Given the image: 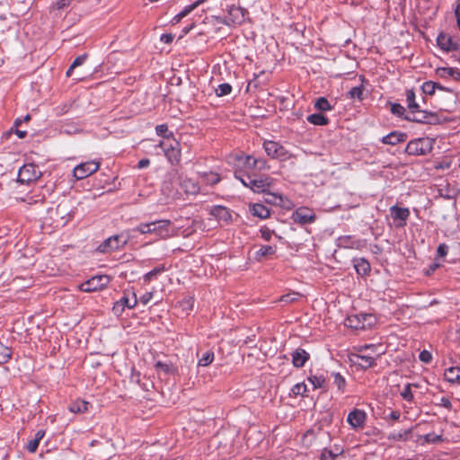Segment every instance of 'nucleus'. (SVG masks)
Segmentation results:
<instances>
[{
	"label": "nucleus",
	"mask_w": 460,
	"mask_h": 460,
	"mask_svg": "<svg viewBox=\"0 0 460 460\" xmlns=\"http://www.w3.org/2000/svg\"><path fill=\"white\" fill-rule=\"evenodd\" d=\"M407 138V135L405 133L393 131L390 134L385 136L382 138V142L386 145L394 146L398 143L404 142Z\"/></svg>",
	"instance_id": "obj_23"
},
{
	"label": "nucleus",
	"mask_w": 460,
	"mask_h": 460,
	"mask_svg": "<svg viewBox=\"0 0 460 460\" xmlns=\"http://www.w3.org/2000/svg\"><path fill=\"white\" fill-rule=\"evenodd\" d=\"M364 90L365 87L363 84L358 86L352 87L347 93V97L351 100H358L362 101L364 99Z\"/></svg>",
	"instance_id": "obj_34"
},
{
	"label": "nucleus",
	"mask_w": 460,
	"mask_h": 460,
	"mask_svg": "<svg viewBox=\"0 0 460 460\" xmlns=\"http://www.w3.org/2000/svg\"><path fill=\"white\" fill-rule=\"evenodd\" d=\"M354 268L357 273L362 277L367 276L370 272V263L364 258L353 260Z\"/></svg>",
	"instance_id": "obj_24"
},
{
	"label": "nucleus",
	"mask_w": 460,
	"mask_h": 460,
	"mask_svg": "<svg viewBox=\"0 0 460 460\" xmlns=\"http://www.w3.org/2000/svg\"><path fill=\"white\" fill-rule=\"evenodd\" d=\"M332 376L334 378V384L336 385L338 390L343 393L346 387L345 378L340 373H333Z\"/></svg>",
	"instance_id": "obj_44"
},
{
	"label": "nucleus",
	"mask_w": 460,
	"mask_h": 460,
	"mask_svg": "<svg viewBox=\"0 0 460 460\" xmlns=\"http://www.w3.org/2000/svg\"><path fill=\"white\" fill-rule=\"evenodd\" d=\"M251 212L254 217L261 219H266L270 217V209L262 204H254L251 208Z\"/></svg>",
	"instance_id": "obj_27"
},
{
	"label": "nucleus",
	"mask_w": 460,
	"mask_h": 460,
	"mask_svg": "<svg viewBox=\"0 0 460 460\" xmlns=\"http://www.w3.org/2000/svg\"><path fill=\"white\" fill-rule=\"evenodd\" d=\"M347 420L353 428H361L366 420V413L361 410L354 409L349 413Z\"/></svg>",
	"instance_id": "obj_19"
},
{
	"label": "nucleus",
	"mask_w": 460,
	"mask_h": 460,
	"mask_svg": "<svg viewBox=\"0 0 460 460\" xmlns=\"http://www.w3.org/2000/svg\"><path fill=\"white\" fill-rule=\"evenodd\" d=\"M73 0H58L56 3V8L60 10L68 6Z\"/></svg>",
	"instance_id": "obj_61"
},
{
	"label": "nucleus",
	"mask_w": 460,
	"mask_h": 460,
	"mask_svg": "<svg viewBox=\"0 0 460 460\" xmlns=\"http://www.w3.org/2000/svg\"><path fill=\"white\" fill-rule=\"evenodd\" d=\"M87 57H88L87 54H83V55L76 57L70 66V70H74L75 67L83 65L84 63V61L86 60Z\"/></svg>",
	"instance_id": "obj_52"
},
{
	"label": "nucleus",
	"mask_w": 460,
	"mask_h": 460,
	"mask_svg": "<svg viewBox=\"0 0 460 460\" xmlns=\"http://www.w3.org/2000/svg\"><path fill=\"white\" fill-rule=\"evenodd\" d=\"M436 73L441 78L453 77L456 81L460 80V71L454 67H438Z\"/></svg>",
	"instance_id": "obj_25"
},
{
	"label": "nucleus",
	"mask_w": 460,
	"mask_h": 460,
	"mask_svg": "<svg viewBox=\"0 0 460 460\" xmlns=\"http://www.w3.org/2000/svg\"><path fill=\"white\" fill-rule=\"evenodd\" d=\"M159 146L164 149L165 156L172 164H177L180 163L181 148L180 143L176 139L172 138L165 141H161Z\"/></svg>",
	"instance_id": "obj_5"
},
{
	"label": "nucleus",
	"mask_w": 460,
	"mask_h": 460,
	"mask_svg": "<svg viewBox=\"0 0 460 460\" xmlns=\"http://www.w3.org/2000/svg\"><path fill=\"white\" fill-rule=\"evenodd\" d=\"M391 112L394 115L402 117L405 112V108L399 103H393L391 105Z\"/></svg>",
	"instance_id": "obj_51"
},
{
	"label": "nucleus",
	"mask_w": 460,
	"mask_h": 460,
	"mask_svg": "<svg viewBox=\"0 0 460 460\" xmlns=\"http://www.w3.org/2000/svg\"><path fill=\"white\" fill-rule=\"evenodd\" d=\"M184 186L187 188V192L191 194H196L199 191V187L190 180L184 181Z\"/></svg>",
	"instance_id": "obj_50"
},
{
	"label": "nucleus",
	"mask_w": 460,
	"mask_h": 460,
	"mask_svg": "<svg viewBox=\"0 0 460 460\" xmlns=\"http://www.w3.org/2000/svg\"><path fill=\"white\" fill-rule=\"evenodd\" d=\"M419 358L421 362L429 364L432 360V355L429 351L424 349L420 353Z\"/></svg>",
	"instance_id": "obj_54"
},
{
	"label": "nucleus",
	"mask_w": 460,
	"mask_h": 460,
	"mask_svg": "<svg viewBox=\"0 0 460 460\" xmlns=\"http://www.w3.org/2000/svg\"><path fill=\"white\" fill-rule=\"evenodd\" d=\"M308 381L313 385L314 388H323L325 378L323 376H310Z\"/></svg>",
	"instance_id": "obj_43"
},
{
	"label": "nucleus",
	"mask_w": 460,
	"mask_h": 460,
	"mask_svg": "<svg viewBox=\"0 0 460 460\" xmlns=\"http://www.w3.org/2000/svg\"><path fill=\"white\" fill-rule=\"evenodd\" d=\"M337 246L344 249H356L359 250L363 247L364 243L361 240L356 239L351 235H342L337 239Z\"/></svg>",
	"instance_id": "obj_16"
},
{
	"label": "nucleus",
	"mask_w": 460,
	"mask_h": 460,
	"mask_svg": "<svg viewBox=\"0 0 460 460\" xmlns=\"http://www.w3.org/2000/svg\"><path fill=\"white\" fill-rule=\"evenodd\" d=\"M12 356L11 349L0 342V365L6 363Z\"/></svg>",
	"instance_id": "obj_42"
},
{
	"label": "nucleus",
	"mask_w": 460,
	"mask_h": 460,
	"mask_svg": "<svg viewBox=\"0 0 460 460\" xmlns=\"http://www.w3.org/2000/svg\"><path fill=\"white\" fill-rule=\"evenodd\" d=\"M434 140L429 137H420L410 141L405 152L410 155H424L431 152Z\"/></svg>",
	"instance_id": "obj_1"
},
{
	"label": "nucleus",
	"mask_w": 460,
	"mask_h": 460,
	"mask_svg": "<svg viewBox=\"0 0 460 460\" xmlns=\"http://www.w3.org/2000/svg\"><path fill=\"white\" fill-rule=\"evenodd\" d=\"M155 368L159 375L174 376L178 374V368L172 362L157 361L155 364Z\"/></svg>",
	"instance_id": "obj_21"
},
{
	"label": "nucleus",
	"mask_w": 460,
	"mask_h": 460,
	"mask_svg": "<svg viewBox=\"0 0 460 460\" xmlns=\"http://www.w3.org/2000/svg\"><path fill=\"white\" fill-rule=\"evenodd\" d=\"M110 283V278L107 275H97L79 286L83 292H95L106 288Z\"/></svg>",
	"instance_id": "obj_7"
},
{
	"label": "nucleus",
	"mask_w": 460,
	"mask_h": 460,
	"mask_svg": "<svg viewBox=\"0 0 460 460\" xmlns=\"http://www.w3.org/2000/svg\"><path fill=\"white\" fill-rule=\"evenodd\" d=\"M88 402L77 400L70 403L68 409L73 413H84L88 411Z\"/></svg>",
	"instance_id": "obj_31"
},
{
	"label": "nucleus",
	"mask_w": 460,
	"mask_h": 460,
	"mask_svg": "<svg viewBox=\"0 0 460 460\" xmlns=\"http://www.w3.org/2000/svg\"><path fill=\"white\" fill-rule=\"evenodd\" d=\"M410 433H411V429H408V430L404 431L403 433L394 432L389 435L388 438L394 439V440H402V439H405Z\"/></svg>",
	"instance_id": "obj_53"
},
{
	"label": "nucleus",
	"mask_w": 460,
	"mask_h": 460,
	"mask_svg": "<svg viewBox=\"0 0 460 460\" xmlns=\"http://www.w3.org/2000/svg\"><path fill=\"white\" fill-rule=\"evenodd\" d=\"M232 86L227 84L224 83L218 85V87L216 89V93L217 96H225L231 93Z\"/></svg>",
	"instance_id": "obj_46"
},
{
	"label": "nucleus",
	"mask_w": 460,
	"mask_h": 460,
	"mask_svg": "<svg viewBox=\"0 0 460 460\" xmlns=\"http://www.w3.org/2000/svg\"><path fill=\"white\" fill-rule=\"evenodd\" d=\"M136 230L141 234H150V223L140 224Z\"/></svg>",
	"instance_id": "obj_58"
},
{
	"label": "nucleus",
	"mask_w": 460,
	"mask_h": 460,
	"mask_svg": "<svg viewBox=\"0 0 460 460\" xmlns=\"http://www.w3.org/2000/svg\"><path fill=\"white\" fill-rule=\"evenodd\" d=\"M378 353H367V354H354L352 355L351 361L360 367L361 368L367 369L376 364V357H378Z\"/></svg>",
	"instance_id": "obj_14"
},
{
	"label": "nucleus",
	"mask_w": 460,
	"mask_h": 460,
	"mask_svg": "<svg viewBox=\"0 0 460 460\" xmlns=\"http://www.w3.org/2000/svg\"><path fill=\"white\" fill-rule=\"evenodd\" d=\"M438 405L444 407L447 410H451V408H452V403L447 397H441Z\"/></svg>",
	"instance_id": "obj_57"
},
{
	"label": "nucleus",
	"mask_w": 460,
	"mask_h": 460,
	"mask_svg": "<svg viewBox=\"0 0 460 460\" xmlns=\"http://www.w3.org/2000/svg\"><path fill=\"white\" fill-rule=\"evenodd\" d=\"M314 108L320 111H328L332 110V106L325 97H319L314 102Z\"/></svg>",
	"instance_id": "obj_36"
},
{
	"label": "nucleus",
	"mask_w": 460,
	"mask_h": 460,
	"mask_svg": "<svg viewBox=\"0 0 460 460\" xmlns=\"http://www.w3.org/2000/svg\"><path fill=\"white\" fill-rule=\"evenodd\" d=\"M438 46L447 51H458L460 49V43L456 37L449 34L440 32L437 38Z\"/></svg>",
	"instance_id": "obj_11"
},
{
	"label": "nucleus",
	"mask_w": 460,
	"mask_h": 460,
	"mask_svg": "<svg viewBox=\"0 0 460 460\" xmlns=\"http://www.w3.org/2000/svg\"><path fill=\"white\" fill-rule=\"evenodd\" d=\"M55 212H56L57 216L59 217V220L54 219V221L57 222L58 224L65 226L69 221L70 216H69V213L67 212V208H66V205H64V204L58 205Z\"/></svg>",
	"instance_id": "obj_26"
},
{
	"label": "nucleus",
	"mask_w": 460,
	"mask_h": 460,
	"mask_svg": "<svg viewBox=\"0 0 460 460\" xmlns=\"http://www.w3.org/2000/svg\"><path fill=\"white\" fill-rule=\"evenodd\" d=\"M300 297H302L300 293L291 292L281 296L279 301L286 304H290L297 301Z\"/></svg>",
	"instance_id": "obj_41"
},
{
	"label": "nucleus",
	"mask_w": 460,
	"mask_h": 460,
	"mask_svg": "<svg viewBox=\"0 0 460 460\" xmlns=\"http://www.w3.org/2000/svg\"><path fill=\"white\" fill-rule=\"evenodd\" d=\"M129 241L128 234L124 233L114 234L105 239L98 247L97 251L102 253H109L113 251H117L127 245Z\"/></svg>",
	"instance_id": "obj_2"
},
{
	"label": "nucleus",
	"mask_w": 460,
	"mask_h": 460,
	"mask_svg": "<svg viewBox=\"0 0 460 460\" xmlns=\"http://www.w3.org/2000/svg\"><path fill=\"white\" fill-rule=\"evenodd\" d=\"M214 357H215L214 352L212 350H208L199 359L198 365L200 367H208L213 362Z\"/></svg>",
	"instance_id": "obj_40"
},
{
	"label": "nucleus",
	"mask_w": 460,
	"mask_h": 460,
	"mask_svg": "<svg viewBox=\"0 0 460 460\" xmlns=\"http://www.w3.org/2000/svg\"><path fill=\"white\" fill-rule=\"evenodd\" d=\"M238 178L245 187L257 193L266 192L271 186V180L269 177L255 179L251 175H244Z\"/></svg>",
	"instance_id": "obj_4"
},
{
	"label": "nucleus",
	"mask_w": 460,
	"mask_h": 460,
	"mask_svg": "<svg viewBox=\"0 0 460 460\" xmlns=\"http://www.w3.org/2000/svg\"><path fill=\"white\" fill-rule=\"evenodd\" d=\"M310 355L304 349H296L292 353V363L295 367L300 368L305 366V362L309 359Z\"/></svg>",
	"instance_id": "obj_20"
},
{
	"label": "nucleus",
	"mask_w": 460,
	"mask_h": 460,
	"mask_svg": "<svg viewBox=\"0 0 460 460\" xmlns=\"http://www.w3.org/2000/svg\"><path fill=\"white\" fill-rule=\"evenodd\" d=\"M307 121L317 126H325L329 123V119L322 113H314L307 117Z\"/></svg>",
	"instance_id": "obj_33"
},
{
	"label": "nucleus",
	"mask_w": 460,
	"mask_h": 460,
	"mask_svg": "<svg viewBox=\"0 0 460 460\" xmlns=\"http://www.w3.org/2000/svg\"><path fill=\"white\" fill-rule=\"evenodd\" d=\"M171 221L167 219L150 222V234H155L161 238L169 236V226Z\"/></svg>",
	"instance_id": "obj_15"
},
{
	"label": "nucleus",
	"mask_w": 460,
	"mask_h": 460,
	"mask_svg": "<svg viewBox=\"0 0 460 460\" xmlns=\"http://www.w3.org/2000/svg\"><path fill=\"white\" fill-rule=\"evenodd\" d=\"M165 270V267L164 265L162 266H159V267H155V269H153L152 270L148 271L147 273H146L143 277L144 280L146 282H149L151 281L152 279H156L157 276L159 274H161L162 272H164Z\"/></svg>",
	"instance_id": "obj_38"
},
{
	"label": "nucleus",
	"mask_w": 460,
	"mask_h": 460,
	"mask_svg": "<svg viewBox=\"0 0 460 460\" xmlns=\"http://www.w3.org/2000/svg\"><path fill=\"white\" fill-rule=\"evenodd\" d=\"M100 168V163L95 161H88L76 165L74 169V176L77 180H83L95 172Z\"/></svg>",
	"instance_id": "obj_10"
},
{
	"label": "nucleus",
	"mask_w": 460,
	"mask_h": 460,
	"mask_svg": "<svg viewBox=\"0 0 460 460\" xmlns=\"http://www.w3.org/2000/svg\"><path fill=\"white\" fill-rule=\"evenodd\" d=\"M455 16L456 19L457 27L460 31V4H458L455 8Z\"/></svg>",
	"instance_id": "obj_64"
},
{
	"label": "nucleus",
	"mask_w": 460,
	"mask_h": 460,
	"mask_svg": "<svg viewBox=\"0 0 460 460\" xmlns=\"http://www.w3.org/2000/svg\"><path fill=\"white\" fill-rule=\"evenodd\" d=\"M200 3H202V0H198L197 2H195L194 4H190V5H187L184 7V9L180 12L178 14H176L172 20V24H177L178 22H181V20L182 18H184L185 16H187L192 10H194Z\"/></svg>",
	"instance_id": "obj_29"
},
{
	"label": "nucleus",
	"mask_w": 460,
	"mask_h": 460,
	"mask_svg": "<svg viewBox=\"0 0 460 460\" xmlns=\"http://www.w3.org/2000/svg\"><path fill=\"white\" fill-rule=\"evenodd\" d=\"M410 115L404 117L409 121L417 123L436 124L438 121V116L435 112L420 110L419 111H411Z\"/></svg>",
	"instance_id": "obj_8"
},
{
	"label": "nucleus",
	"mask_w": 460,
	"mask_h": 460,
	"mask_svg": "<svg viewBox=\"0 0 460 460\" xmlns=\"http://www.w3.org/2000/svg\"><path fill=\"white\" fill-rule=\"evenodd\" d=\"M291 391L295 395H304L306 392V385L304 383H298L292 387Z\"/></svg>",
	"instance_id": "obj_48"
},
{
	"label": "nucleus",
	"mask_w": 460,
	"mask_h": 460,
	"mask_svg": "<svg viewBox=\"0 0 460 460\" xmlns=\"http://www.w3.org/2000/svg\"><path fill=\"white\" fill-rule=\"evenodd\" d=\"M390 210H391V214H392L393 219L394 221L395 220H400L402 222L400 224V226H402L406 225V220H407V218L410 216V211H409L408 208H400V207H397V206H393L390 208Z\"/></svg>",
	"instance_id": "obj_22"
},
{
	"label": "nucleus",
	"mask_w": 460,
	"mask_h": 460,
	"mask_svg": "<svg viewBox=\"0 0 460 460\" xmlns=\"http://www.w3.org/2000/svg\"><path fill=\"white\" fill-rule=\"evenodd\" d=\"M371 315H349L345 320V325L351 329L364 330L366 328L365 321Z\"/></svg>",
	"instance_id": "obj_17"
},
{
	"label": "nucleus",
	"mask_w": 460,
	"mask_h": 460,
	"mask_svg": "<svg viewBox=\"0 0 460 460\" xmlns=\"http://www.w3.org/2000/svg\"><path fill=\"white\" fill-rule=\"evenodd\" d=\"M447 251H448L447 245L445 243H441L438 247L437 253L439 257H443L447 253Z\"/></svg>",
	"instance_id": "obj_59"
},
{
	"label": "nucleus",
	"mask_w": 460,
	"mask_h": 460,
	"mask_svg": "<svg viewBox=\"0 0 460 460\" xmlns=\"http://www.w3.org/2000/svg\"><path fill=\"white\" fill-rule=\"evenodd\" d=\"M276 252V247L271 245H261L259 250L255 252V259L261 261L262 258L271 256Z\"/></svg>",
	"instance_id": "obj_30"
},
{
	"label": "nucleus",
	"mask_w": 460,
	"mask_h": 460,
	"mask_svg": "<svg viewBox=\"0 0 460 460\" xmlns=\"http://www.w3.org/2000/svg\"><path fill=\"white\" fill-rule=\"evenodd\" d=\"M260 232H261V237L265 241L269 242L271 239L273 231H271L270 229H269L267 227H261Z\"/></svg>",
	"instance_id": "obj_56"
},
{
	"label": "nucleus",
	"mask_w": 460,
	"mask_h": 460,
	"mask_svg": "<svg viewBox=\"0 0 460 460\" xmlns=\"http://www.w3.org/2000/svg\"><path fill=\"white\" fill-rule=\"evenodd\" d=\"M437 85H438V83H435L432 81H428L422 84L421 90L425 94L433 95L437 89Z\"/></svg>",
	"instance_id": "obj_45"
},
{
	"label": "nucleus",
	"mask_w": 460,
	"mask_h": 460,
	"mask_svg": "<svg viewBox=\"0 0 460 460\" xmlns=\"http://www.w3.org/2000/svg\"><path fill=\"white\" fill-rule=\"evenodd\" d=\"M444 377L449 383H456L460 379V367H450L446 368L444 372Z\"/></svg>",
	"instance_id": "obj_28"
},
{
	"label": "nucleus",
	"mask_w": 460,
	"mask_h": 460,
	"mask_svg": "<svg viewBox=\"0 0 460 460\" xmlns=\"http://www.w3.org/2000/svg\"><path fill=\"white\" fill-rule=\"evenodd\" d=\"M150 164V160L148 158L141 159L137 164L138 169H143L147 167Z\"/></svg>",
	"instance_id": "obj_63"
},
{
	"label": "nucleus",
	"mask_w": 460,
	"mask_h": 460,
	"mask_svg": "<svg viewBox=\"0 0 460 460\" xmlns=\"http://www.w3.org/2000/svg\"><path fill=\"white\" fill-rule=\"evenodd\" d=\"M265 161L256 159L251 155L245 157V164L250 168H259L260 170L265 166Z\"/></svg>",
	"instance_id": "obj_37"
},
{
	"label": "nucleus",
	"mask_w": 460,
	"mask_h": 460,
	"mask_svg": "<svg viewBox=\"0 0 460 460\" xmlns=\"http://www.w3.org/2000/svg\"><path fill=\"white\" fill-rule=\"evenodd\" d=\"M39 442L37 441V439H31L30 440L27 445H26V449L30 452V453H34L36 452L38 447H39Z\"/></svg>",
	"instance_id": "obj_55"
},
{
	"label": "nucleus",
	"mask_w": 460,
	"mask_h": 460,
	"mask_svg": "<svg viewBox=\"0 0 460 460\" xmlns=\"http://www.w3.org/2000/svg\"><path fill=\"white\" fill-rule=\"evenodd\" d=\"M167 131H168V127L166 124H161V125H157L155 127V132L158 136H162V137H165L166 140L172 139L170 137L172 136V133H170V135H166Z\"/></svg>",
	"instance_id": "obj_47"
},
{
	"label": "nucleus",
	"mask_w": 460,
	"mask_h": 460,
	"mask_svg": "<svg viewBox=\"0 0 460 460\" xmlns=\"http://www.w3.org/2000/svg\"><path fill=\"white\" fill-rule=\"evenodd\" d=\"M415 93L413 89H410L406 91V101H407V107L411 111H419L420 105L415 101Z\"/></svg>",
	"instance_id": "obj_32"
},
{
	"label": "nucleus",
	"mask_w": 460,
	"mask_h": 460,
	"mask_svg": "<svg viewBox=\"0 0 460 460\" xmlns=\"http://www.w3.org/2000/svg\"><path fill=\"white\" fill-rule=\"evenodd\" d=\"M263 147L267 155L272 158L286 160L289 157L288 150L278 142L264 141Z\"/></svg>",
	"instance_id": "obj_9"
},
{
	"label": "nucleus",
	"mask_w": 460,
	"mask_h": 460,
	"mask_svg": "<svg viewBox=\"0 0 460 460\" xmlns=\"http://www.w3.org/2000/svg\"><path fill=\"white\" fill-rule=\"evenodd\" d=\"M137 304V295L135 292H132V299H129V297L124 294V296L114 303L112 306V312L116 315H120L126 307L128 308H134Z\"/></svg>",
	"instance_id": "obj_12"
},
{
	"label": "nucleus",
	"mask_w": 460,
	"mask_h": 460,
	"mask_svg": "<svg viewBox=\"0 0 460 460\" xmlns=\"http://www.w3.org/2000/svg\"><path fill=\"white\" fill-rule=\"evenodd\" d=\"M210 215L219 222L228 224L232 220V215L228 208L223 206H216L211 208Z\"/></svg>",
	"instance_id": "obj_18"
},
{
	"label": "nucleus",
	"mask_w": 460,
	"mask_h": 460,
	"mask_svg": "<svg viewBox=\"0 0 460 460\" xmlns=\"http://www.w3.org/2000/svg\"><path fill=\"white\" fill-rule=\"evenodd\" d=\"M173 39H174V36L172 34L164 33V34H162L160 40L165 44H170L172 42Z\"/></svg>",
	"instance_id": "obj_60"
},
{
	"label": "nucleus",
	"mask_w": 460,
	"mask_h": 460,
	"mask_svg": "<svg viewBox=\"0 0 460 460\" xmlns=\"http://www.w3.org/2000/svg\"><path fill=\"white\" fill-rule=\"evenodd\" d=\"M292 218L297 224L306 225L314 222L316 217L312 209L302 207L294 211Z\"/></svg>",
	"instance_id": "obj_13"
},
{
	"label": "nucleus",
	"mask_w": 460,
	"mask_h": 460,
	"mask_svg": "<svg viewBox=\"0 0 460 460\" xmlns=\"http://www.w3.org/2000/svg\"><path fill=\"white\" fill-rule=\"evenodd\" d=\"M411 385L408 384L401 393L402 397L408 402L413 401V394L411 392Z\"/></svg>",
	"instance_id": "obj_49"
},
{
	"label": "nucleus",
	"mask_w": 460,
	"mask_h": 460,
	"mask_svg": "<svg viewBox=\"0 0 460 460\" xmlns=\"http://www.w3.org/2000/svg\"><path fill=\"white\" fill-rule=\"evenodd\" d=\"M42 173L33 164H24L18 172V182L30 184L41 177Z\"/></svg>",
	"instance_id": "obj_6"
},
{
	"label": "nucleus",
	"mask_w": 460,
	"mask_h": 460,
	"mask_svg": "<svg viewBox=\"0 0 460 460\" xmlns=\"http://www.w3.org/2000/svg\"><path fill=\"white\" fill-rule=\"evenodd\" d=\"M199 175L200 178L209 185H215L220 181L219 174L214 172H204L199 173Z\"/></svg>",
	"instance_id": "obj_35"
},
{
	"label": "nucleus",
	"mask_w": 460,
	"mask_h": 460,
	"mask_svg": "<svg viewBox=\"0 0 460 460\" xmlns=\"http://www.w3.org/2000/svg\"><path fill=\"white\" fill-rule=\"evenodd\" d=\"M153 296V293L151 292H147L146 294H144L141 297H140V302L143 304V305H146L152 298Z\"/></svg>",
	"instance_id": "obj_62"
},
{
	"label": "nucleus",
	"mask_w": 460,
	"mask_h": 460,
	"mask_svg": "<svg viewBox=\"0 0 460 460\" xmlns=\"http://www.w3.org/2000/svg\"><path fill=\"white\" fill-rule=\"evenodd\" d=\"M249 12L239 5L232 4L227 8V15L225 17L224 23L228 26H237L243 24Z\"/></svg>",
	"instance_id": "obj_3"
},
{
	"label": "nucleus",
	"mask_w": 460,
	"mask_h": 460,
	"mask_svg": "<svg viewBox=\"0 0 460 460\" xmlns=\"http://www.w3.org/2000/svg\"><path fill=\"white\" fill-rule=\"evenodd\" d=\"M342 453V450L337 448L335 451L323 449L320 456V460H335Z\"/></svg>",
	"instance_id": "obj_39"
}]
</instances>
